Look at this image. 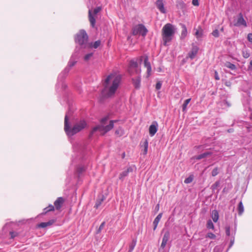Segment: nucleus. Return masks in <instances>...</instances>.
I'll return each instance as SVG.
<instances>
[{"label":"nucleus","instance_id":"nucleus-1","mask_svg":"<svg viewBox=\"0 0 252 252\" xmlns=\"http://www.w3.org/2000/svg\"><path fill=\"white\" fill-rule=\"evenodd\" d=\"M121 78L113 74L109 75L103 83V89L101 92L103 98L112 96L117 90L120 83Z\"/></svg>","mask_w":252,"mask_h":252},{"label":"nucleus","instance_id":"nucleus-2","mask_svg":"<svg viewBox=\"0 0 252 252\" xmlns=\"http://www.w3.org/2000/svg\"><path fill=\"white\" fill-rule=\"evenodd\" d=\"M71 112L70 108L68 111L66 113L64 117V130L66 135L71 137L79 132L83 129H84L87 126V122L84 120H81L78 122H77L73 126L71 127L68 122V116L71 114Z\"/></svg>","mask_w":252,"mask_h":252},{"label":"nucleus","instance_id":"nucleus-3","mask_svg":"<svg viewBox=\"0 0 252 252\" xmlns=\"http://www.w3.org/2000/svg\"><path fill=\"white\" fill-rule=\"evenodd\" d=\"M176 30L175 26L170 23H167L163 26L162 29V36L164 45H166L167 43L172 40Z\"/></svg>","mask_w":252,"mask_h":252},{"label":"nucleus","instance_id":"nucleus-4","mask_svg":"<svg viewBox=\"0 0 252 252\" xmlns=\"http://www.w3.org/2000/svg\"><path fill=\"white\" fill-rule=\"evenodd\" d=\"M119 121L118 120H111L109 122V125L107 126H94L92 129V131L90 132L89 134V137H91L93 134L97 130H99L100 131H104V132L107 133V132L111 130L114 127V124L115 123H117Z\"/></svg>","mask_w":252,"mask_h":252},{"label":"nucleus","instance_id":"nucleus-5","mask_svg":"<svg viewBox=\"0 0 252 252\" xmlns=\"http://www.w3.org/2000/svg\"><path fill=\"white\" fill-rule=\"evenodd\" d=\"M88 40V36L87 32L84 30H81L76 34L75 37V41L82 47H85Z\"/></svg>","mask_w":252,"mask_h":252},{"label":"nucleus","instance_id":"nucleus-6","mask_svg":"<svg viewBox=\"0 0 252 252\" xmlns=\"http://www.w3.org/2000/svg\"><path fill=\"white\" fill-rule=\"evenodd\" d=\"M148 32L147 28L142 24L135 25L132 29V34L133 35H141L144 37Z\"/></svg>","mask_w":252,"mask_h":252},{"label":"nucleus","instance_id":"nucleus-7","mask_svg":"<svg viewBox=\"0 0 252 252\" xmlns=\"http://www.w3.org/2000/svg\"><path fill=\"white\" fill-rule=\"evenodd\" d=\"M76 63V61L72 60V58L71 57L70 59L67 66L64 68V69L59 74L58 80H60L61 81H62L64 80V79L66 76L67 73L69 72L70 70V68L73 66Z\"/></svg>","mask_w":252,"mask_h":252},{"label":"nucleus","instance_id":"nucleus-8","mask_svg":"<svg viewBox=\"0 0 252 252\" xmlns=\"http://www.w3.org/2000/svg\"><path fill=\"white\" fill-rule=\"evenodd\" d=\"M143 58H144V66L147 68V77H149L151 75L152 67L151 63L149 62V58L147 55H145L144 57L141 56L140 59L141 61Z\"/></svg>","mask_w":252,"mask_h":252},{"label":"nucleus","instance_id":"nucleus-9","mask_svg":"<svg viewBox=\"0 0 252 252\" xmlns=\"http://www.w3.org/2000/svg\"><path fill=\"white\" fill-rule=\"evenodd\" d=\"M165 1L163 0H157L155 3L157 8L162 14L166 13V10L164 7Z\"/></svg>","mask_w":252,"mask_h":252},{"label":"nucleus","instance_id":"nucleus-10","mask_svg":"<svg viewBox=\"0 0 252 252\" xmlns=\"http://www.w3.org/2000/svg\"><path fill=\"white\" fill-rule=\"evenodd\" d=\"M241 25H243L244 27L247 26V22L244 19L243 15L242 13H240L238 15L237 21L235 24H234V26H236V27H239Z\"/></svg>","mask_w":252,"mask_h":252},{"label":"nucleus","instance_id":"nucleus-11","mask_svg":"<svg viewBox=\"0 0 252 252\" xmlns=\"http://www.w3.org/2000/svg\"><path fill=\"white\" fill-rule=\"evenodd\" d=\"M170 234L169 231H166L164 234L162 243L160 245V249H164L169 239Z\"/></svg>","mask_w":252,"mask_h":252},{"label":"nucleus","instance_id":"nucleus-12","mask_svg":"<svg viewBox=\"0 0 252 252\" xmlns=\"http://www.w3.org/2000/svg\"><path fill=\"white\" fill-rule=\"evenodd\" d=\"M198 47L196 45H192L191 50L189 52L188 57L190 59H193L197 55L198 51Z\"/></svg>","mask_w":252,"mask_h":252},{"label":"nucleus","instance_id":"nucleus-13","mask_svg":"<svg viewBox=\"0 0 252 252\" xmlns=\"http://www.w3.org/2000/svg\"><path fill=\"white\" fill-rule=\"evenodd\" d=\"M158 124L156 121L153 122L152 124L149 127V134L151 136H153L158 130Z\"/></svg>","mask_w":252,"mask_h":252},{"label":"nucleus","instance_id":"nucleus-14","mask_svg":"<svg viewBox=\"0 0 252 252\" xmlns=\"http://www.w3.org/2000/svg\"><path fill=\"white\" fill-rule=\"evenodd\" d=\"M133 171V168L131 166L128 167L126 170L123 171L122 173L120 174L119 179L123 181L125 179V178L128 175V174L130 172H132Z\"/></svg>","mask_w":252,"mask_h":252},{"label":"nucleus","instance_id":"nucleus-15","mask_svg":"<svg viewBox=\"0 0 252 252\" xmlns=\"http://www.w3.org/2000/svg\"><path fill=\"white\" fill-rule=\"evenodd\" d=\"M132 83L134 88L136 90L140 89L141 87V77L137 76L134 78H132Z\"/></svg>","mask_w":252,"mask_h":252},{"label":"nucleus","instance_id":"nucleus-16","mask_svg":"<svg viewBox=\"0 0 252 252\" xmlns=\"http://www.w3.org/2000/svg\"><path fill=\"white\" fill-rule=\"evenodd\" d=\"M55 221H56L55 220L52 219V220H49L47 222H41V223L38 224L36 225V227L37 228H45L47 226L52 225L55 222Z\"/></svg>","mask_w":252,"mask_h":252},{"label":"nucleus","instance_id":"nucleus-17","mask_svg":"<svg viewBox=\"0 0 252 252\" xmlns=\"http://www.w3.org/2000/svg\"><path fill=\"white\" fill-rule=\"evenodd\" d=\"M212 154V152L210 151H207L197 156H194V158L197 160H200L203 158H207V157L211 156Z\"/></svg>","mask_w":252,"mask_h":252},{"label":"nucleus","instance_id":"nucleus-18","mask_svg":"<svg viewBox=\"0 0 252 252\" xmlns=\"http://www.w3.org/2000/svg\"><path fill=\"white\" fill-rule=\"evenodd\" d=\"M105 199V197L103 195L101 194L98 196L94 207L96 209L99 208V207L101 206L102 203L104 201Z\"/></svg>","mask_w":252,"mask_h":252},{"label":"nucleus","instance_id":"nucleus-19","mask_svg":"<svg viewBox=\"0 0 252 252\" xmlns=\"http://www.w3.org/2000/svg\"><path fill=\"white\" fill-rule=\"evenodd\" d=\"M64 202V199L63 197H58L57 200L54 202L55 207L57 210H59L62 207L63 204Z\"/></svg>","mask_w":252,"mask_h":252},{"label":"nucleus","instance_id":"nucleus-20","mask_svg":"<svg viewBox=\"0 0 252 252\" xmlns=\"http://www.w3.org/2000/svg\"><path fill=\"white\" fill-rule=\"evenodd\" d=\"M89 21L90 22L91 27L93 28L94 27L96 20H95V17L93 15V14L92 13L91 9H90L89 10Z\"/></svg>","mask_w":252,"mask_h":252},{"label":"nucleus","instance_id":"nucleus-21","mask_svg":"<svg viewBox=\"0 0 252 252\" xmlns=\"http://www.w3.org/2000/svg\"><path fill=\"white\" fill-rule=\"evenodd\" d=\"M180 25L182 29L180 38L183 39H184L187 35V29L185 24H180Z\"/></svg>","mask_w":252,"mask_h":252},{"label":"nucleus","instance_id":"nucleus-22","mask_svg":"<svg viewBox=\"0 0 252 252\" xmlns=\"http://www.w3.org/2000/svg\"><path fill=\"white\" fill-rule=\"evenodd\" d=\"M162 213H160L155 219V220L153 221L154 230H155L156 229L157 226L158 225V223L162 217Z\"/></svg>","mask_w":252,"mask_h":252},{"label":"nucleus","instance_id":"nucleus-23","mask_svg":"<svg viewBox=\"0 0 252 252\" xmlns=\"http://www.w3.org/2000/svg\"><path fill=\"white\" fill-rule=\"evenodd\" d=\"M211 217L214 222H216L218 221L219 218V212L216 210H213L211 214Z\"/></svg>","mask_w":252,"mask_h":252},{"label":"nucleus","instance_id":"nucleus-24","mask_svg":"<svg viewBox=\"0 0 252 252\" xmlns=\"http://www.w3.org/2000/svg\"><path fill=\"white\" fill-rule=\"evenodd\" d=\"M86 168L84 166H79L76 169V173L79 177L83 173L86 171Z\"/></svg>","mask_w":252,"mask_h":252},{"label":"nucleus","instance_id":"nucleus-25","mask_svg":"<svg viewBox=\"0 0 252 252\" xmlns=\"http://www.w3.org/2000/svg\"><path fill=\"white\" fill-rule=\"evenodd\" d=\"M141 146L144 147V149L143 150V154L144 155H146L147 154L148 148V141L147 139L144 141Z\"/></svg>","mask_w":252,"mask_h":252},{"label":"nucleus","instance_id":"nucleus-26","mask_svg":"<svg viewBox=\"0 0 252 252\" xmlns=\"http://www.w3.org/2000/svg\"><path fill=\"white\" fill-rule=\"evenodd\" d=\"M224 66L232 70H235L236 69V66L234 64H233L229 62H226L224 63Z\"/></svg>","mask_w":252,"mask_h":252},{"label":"nucleus","instance_id":"nucleus-27","mask_svg":"<svg viewBox=\"0 0 252 252\" xmlns=\"http://www.w3.org/2000/svg\"><path fill=\"white\" fill-rule=\"evenodd\" d=\"M136 240L133 239L132 242L129 245L128 252H132L136 244Z\"/></svg>","mask_w":252,"mask_h":252},{"label":"nucleus","instance_id":"nucleus-28","mask_svg":"<svg viewBox=\"0 0 252 252\" xmlns=\"http://www.w3.org/2000/svg\"><path fill=\"white\" fill-rule=\"evenodd\" d=\"M238 214L239 215H241L244 212V206L242 201H240L238 206Z\"/></svg>","mask_w":252,"mask_h":252},{"label":"nucleus","instance_id":"nucleus-29","mask_svg":"<svg viewBox=\"0 0 252 252\" xmlns=\"http://www.w3.org/2000/svg\"><path fill=\"white\" fill-rule=\"evenodd\" d=\"M100 44H101L100 40H98L95 41L94 43H91L90 44V46L91 47H93L94 49H96L100 46Z\"/></svg>","mask_w":252,"mask_h":252},{"label":"nucleus","instance_id":"nucleus-30","mask_svg":"<svg viewBox=\"0 0 252 252\" xmlns=\"http://www.w3.org/2000/svg\"><path fill=\"white\" fill-rule=\"evenodd\" d=\"M207 228L208 229H214V225L211 220H207V224H206Z\"/></svg>","mask_w":252,"mask_h":252},{"label":"nucleus","instance_id":"nucleus-31","mask_svg":"<svg viewBox=\"0 0 252 252\" xmlns=\"http://www.w3.org/2000/svg\"><path fill=\"white\" fill-rule=\"evenodd\" d=\"M47 208H48V209L47 211H46L45 212H43L41 215H45L47 212L50 211H53L55 210V207L52 205H49Z\"/></svg>","mask_w":252,"mask_h":252},{"label":"nucleus","instance_id":"nucleus-32","mask_svg":"<svg viewBox=\"0 0 252 252\" xmlns=\"http://www.w3.org/2000/svg\"><path fill=\"white\" fill-rule=\"evenodd\" d=\"M220 186V181H216L214 184H213L211 186V189H212L213 191H214Z\"/></svg>","mask_w":252,"mask_h":252},{"label":"nucleus","instance_id":"nucleus-33","mask_svg":"<svg viewBox=\"0 0 252 252\" xmlns=\"http://www.w3.org/2000/svg\"><path fill=\"white\" fill-rule=\"evenodd\" d=\"M242 56L244 58H248L250 56V54L248 50H243Z\"/></svg>","mask_w":252,"mask_h":252},{"label":"nucleus","instance_id":"nucleus-34","mask_svg":"<svg viewBox=\"0 0 252 252\" xmlns=\"http://www.w3.org/2000/svg\"><path fill=\"white\" fill-rule=\"evenodd\" d=\"M190 100H191L190 98H189V99H187L185 100V101L183 104V106H182L183 111H185L186 110L187 106L188 104L189 103V102H190Z\"/></svg>","mask_w":252,"mask_h":252},{"label":"nucleus","instance_id":"nucleus-35","mask_svg":"<svg viewBox=\"0 0 252 252\" xmlns=\"http://www.w3.org/2000/svg\"><path fill=\"white\" fill-rule=\"evenodd\" d=\"M108 119H109L108 116H105V117L102 118L100 121V122L101 125H100L99 126H103L104 125H105L106 124V122L108 120Z\"/></svg>","mask_w":252,"mask_h":252},{"label":"nucleus","instance_id":"nucleus-36","mask_svg":"<svg viewBox=\"0 0 252 252\" xmlns=\"http://www.w3.org/2000/svg\"><path fill=\"white\" fill-rule=\"evenodd\" d=\"M130 66L133 68H137L138 67V63L136 61L131 60L130 62Z\"/></svg>","mask_w":252,"mask_h":252},{"label":"nucleus","instance_id":"nucleus-37","mask_svg":"<svg viewBox=\"0 0 252 252\" xmlns=\"http://www.w3.org/2000/svg\"><path fill=\"white\" fill-rule=\"evenodd\" d=\"M219 173L218 167L215 168L212 171L211 174L213 177L217 176Z\"/></svg>","mask_w":252,"mask_h":252},{"label":"nucleus","instance_id":"nucleus-38","mask_svg":"<svg viewBox=\"0 0 252 252\" xmlns=\"http://www.w3.org/2000/svg\"><path fill=\"white\" fill-rule=\"evenodd\" d=\"M193 177L191 176H189V177L185 179L184 181V183L186 184H189L192 182L193 181Z\"/></svg>","mask_w":252,"mask_h":252},{"label":"nucleus","instance_id":"nucleus-39","mask_svg":"<svg viewBox=\"0 0 252 252\" xmlns=\"http://www.w3.org/2000/svg\"><path fill=\"white\" fill-rule=\"evenodd\" d=\"M162 84V82L161 81H158L157 82L156 85V89L157 90H159L161 89V86Z\"/></svg>","mask_w":252,"mask_h":252},{"label":"nucleus","instance_id":"nucleus-40","mask_svg":"<svg viewBox=\"0 0 252 252\" xmlns=\"http://www.w3.org/2000/svg\"><path fill=\"white\" fill-rule=\"evenodd\" d=\"M105 221H103L101 223L98 229L97 230V233H99L101 231V230L103 229V227L105 226Z\"/></svg>","mask_w":252,"mask_h":252},{"label":"nucleus","instance_id":"nucleus-41","mask_svg":"<svg viewBox=\"0 0 252 252\" xmlns=\"http://www.w3.org/2000/svg\"><path fill=\"white\" fill-rule=\"evenodd\" d=\"M10 238L14 239L15 237L18 235V233L14 231H10Z\"/></svg>","mask_w":252,"mask_h":252},{"label":"nucleus","instance_id":"nucleus-42","mask_svg":"<svg viewBox=\"0 0 252 252\" xmlns=\"http://www.w3.org/2000/svg\"><path fill=\"white\" fill-rule=\"evenodd\" d=\"M212 34L215 37H218L219 36V32L217 29H216L213 31Z\"/></svg>","mask_w":252,"mask_h":252},{"label":"nucleus","instance_id":"nucleus-43","mask_svg":"<svg viewBox=\"0 0 252 252\" xmlns=\"http://www.w3.org/2000/svg\"><path fill=\"white\" fill-rule=\"evenodd\" d=\"M225 228L226 235L227 236H230V227L228 225H226L225 226Z\"/></svg>","mask_w":252,"mask_h":252},{"label":"nucleus","instance_id":"nucleus-44","mask_svg":"<svg viewBox=\"0 0 252 252\" xmlns=\"http://www.w3.org/2000/svg\"><path fill=\"white\" fill-rule=\"evenodd\" d=\"M115 133V134L116 135H119V136H122L123 135V132H122V128L120 127L119 129L116 130Z\"/></svg>","mask_w":252,"mask_h":252},{"label":"nucleus","instance_id":"nucleus-45","mask_svg":"<svg viewBox=\"0 0 252 252\" xmlns=\"http://www.w3.org/2000/svg\"><path fill=\"white\" fill-rule=\"evenodd\" d=\"M195 35H196L197 38L201 37L202 35V31H200L199 30H197L195 32Z\"/></svg>","mask_w":252,"mask_h":252},{"label":"nucleus","instance_id":"nucleus-46","mask_svg":"<svg viewBox=\"0 0 252 252\" xmlns=\"http://www.w3.org/2000/svg\"><path fill=\"white\" fill-rule=\"evenodd\" d=\"M93 54L92 53L86 54L84 57V60L86 61H88L91 57H92Z\"/></svg>","mask_w":252,"mask_h":252},{"label":"nucleus","instance_id":"nucleus-47","mask_svg":"<svg viewBox=\"0 0 252 252\" xmlns=\"http://www.w3.org/2000/svg\"><path fill=\"white\" fill-rule=\"evenodd\" d=\"M207 237L211 239H215L216 238V235L212 232H209L207 234Z\"/></svg>","mask_w":252,"mask_h":252},{"label":"nucleus","instance_id":"nucleus-48","mask_svg":"<svg viewBox=\"0 0 252 252\" xmlns=\"http://www.w3.org/2000/svg\"><path fill=\"white\" fill-rule=\"evenodd\" d=\"M101 9V8L99 6L96 7L94 10V14H97Z\"/></svg>","mask_w":252,"mask_h":252},{"label":"nucleus","instance_id":"nucleus-49","mask_svg":"<svg viewBox=\"0 0 252 252\" xmlns=\"http://www.w3.org/2000/svg\"><path fill=\"white\" fill-rule=\"evenodd\" d=\"M214 74H215V75H214L215 79L216 80H219L220 77L219 76L217 70H215Z\"/></svg>","mask_w":252,"mask_h":252},{"label":"nucleus","instance_id":"nucleus-50","mask_svg":"<svg viewBox=\"0 0 252 252\" xmlns=\"http://www.w3.org/2000/svg\"><path fill=\"white\" fill-rule=\"evenodd\" d=\"M247 39L249 42L252 43V33L248 34Z\"/></svg>","mask_w":252,"mask_h":252},{"label":"nucleus","instance_id":"nucleus-51","mask_svg":"<svg viewBox=\"0 0 252 252\" xmlns=\"http://www.w3.org/2000/svg\"><path fill=\"white\" fill-rule=\"evenodd\" d=\"M192 3L194 6H198L199 5V2L198 0H192Z\"/></svg>","mask_w":252,"mask_h":252},{"label":"nucleus","instance_id":"nucleus-52","mask_svg":"<svg viewBox=\"0 0 252 252\" xmlns=\"http://www.w3.org/2000/svg\"><path fill=\"white\" fill-rule=\"evenodd\" d=\"M234 238L233 237V238L230 240V244L229 246V248H230L232 246V245L234 244Z\"/></svg>","mask_w":252,"mask_h":252},{"label":"nucleus","instance_id":"nucleus-53","mask_svg":"<svg viewBox=\"0 0 252 252\" xmlns=\"http://www.w3.org/2000/svg\"><path fill=\"white\" fill-rule=\"evenodd\" d=\"M225 85L227 86V87H230L231 85V82L229 81H226L225 82Z\"/></svg>","mask_w":252,"mask_h":252},{"label":"nucleus","instance_id":"nucleus-54","mask_svg":"<svg viewBox=\"0 0 252 252\" xmlns=\"http://www.w3.org/2000/svg\"><path fill=\"white\" fill-rule=\"evenodd\" d=\"M248 70H252V60L250 61V65L248 66Z\"/></svg>","mask_w":252,"mask_h":252},{"label":"nucleus","instance_id":"nucleus-55","mask_svg":"<svg viewBox=\"0 0 252 252\" xmlns=\"http://www.w3.org/2000/svg\"><path fill=\"white\" fill-rule=\"evenodd\" d=\"M228 132L231 133L234 132V129L233 128H229L227 130Z\"/></svg>","mask_w":252,"mask_h":252},{"label":"nucleus","instance_id":"nucleus-56","mask_svg":"<svg viewBox=\"0 0 252 252\" xmlns=\"http://www.w3.org/2000/svg\"><path fill=\"white\" fill-rule=\"evenodd\" d=\"M155 209H156L157 211H158V209H159V204H157V206H156Z\"/></svg>","mask_w":252,"mask_h":252},{"label":"nucleus","instance_id":"nucleus-57","mask_svg":"<svg viewBox=\"0 0 252 252\" xmlns=\"http://www.w3.org/2000/svg\"><path fill=\"white\" fill-rule=\"evenodd\" d=\"M48 209V208H47V207L45 208L43 210V212H45L46 211H47Z\"/></svg>","mask_w":252,"mask_h":252},{"label":"nucleus","instance_id":"nucleus-58","mask_svg":"<svg viewBox=\"0 0 252 252\" xmlns=\"http://www.w3.org/2000/svg\"><path fill=\"white\" fill-rule=\"evenodd\" d=\"M223 30H224V29H223V27H222V28L220 29V31L223 32Z\"/></svg>","mask_w":252,"mask_h":252},{"label":"nucleus","instance_id":"nucleus-59","mask_svg":"<svg viewBox=\"0 0 252 252\" xmlns=\"http://www.w3.org/2000/svg\"><path fill=\"white\" fill-rule=\"evenodd\" d=\"M180 5L181 6V7H182L183 5V3H180Z\"/></svg>","mask_w":252,"mask_h":252},{"label":"nucleus","instance_id":"nucleus-60","mask_svg":"<svg viewBox=\"0 0 252 252\" xmlns=\"http://www.w3.org/2000/svg\"><path fill=\"white\" fill-rule=\"evenodd\" d=\"M123 157H124V156H125V153H124V154H123Z\"/></svg>","mask_w":252,"mask_h":252}]
</instances>
